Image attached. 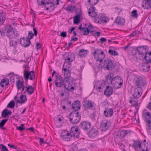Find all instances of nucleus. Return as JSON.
<instances>
[{"label": "nucleus", "instance_id": "1", "mask_svg": "<svg viewBox=\"0 0 151 151\" xmlns=\"http://www.w3.org/2000/svg\"><path fill=\"white\" fill-rule=\"evenodd\" d=\"M7 36L10 39H17L18 40L19 37L17 31L12 27L10 25L7 26L5 29Z\"/></svg>", "mask_w": 151, "mask_h": 151}, {"label": "nucleus", "instance_id": "2", "mask_svg": "<svg viewBox=\"0 0 151 151\" xmlns=\"http://www.w3.org/2000/svg\"><path fill=\"white\" fill-rule=\"evenodd\" d=\"M29 66L28 65L24 66L25 69L24 72V78L26 81V83L27 82L28 80L29 79L31 80H33L35 77V73L34 71H29Z\"/></svg>", "mask_w": 151, "mask_h": 151}, {"label": "nucleus", "instance_id": "3", "mask_svg": "<svg viewBox=\"0 0 151 151\" xmlns=\"http://www.w3.org/2000/svg\"><path fill=\"white\" fill-rule=\"evenodd\" d=\"M64 82H65L64 84V91L65 92L66 90L72 91L74 88V85L73 83V80L72 78H64Z\"/></svg>", "mask_w": 151, "mask_h": 151}, {"label": "nucleus", "instance_id": "4", "mask_svg": "<svg viewBox=\"0 0 151 151\" xmlns=\"http://www.w3.org/2000/svg\"><path fill=\"white\" fill-rule=\"evenodd\" d=\"M69 120L73 124H76L79 122L81 118V114L78 112L73 111L69 114Z\"/></svg>", "mask_w": 151, "mask_h": 151}, {"label": "nucleus", "instance_id": "5", "mask_svg": "<svg viewBox=\"0 0 151 151\" xmlns=\"http://www.w3.org/2000/svg\"><path fill=\"white\" fill-rule=\"evenodd\" d=\"M123 83V81L122 78L120 77L116 76L115 77L111 84L113 87L116 89H117L122 87Z\"/></svg>", "mask_w": 151, "mask_h": 151}, {"label": "nucleus", "instance_id": "6", "mask_svg": "<svg viewBox=\"0 0 151 151\" xmlns=\"http://www.w3.org/2000/svg\"><path fill=\"white\" fill-rule=\"evenodd\" d=\"M114 61L109 59H107L104 60L103 63L102 67L105 70H111L114 69L115 65L113 64Z\"/></svg>", "mask_w": 151, "mask_h": 151}, {"label": "nucleus", "instance_id": "7", "mask_svg": "<svg viewBox=\"0 0 151 151\" xmlns=\"http://www.w3.org/2000/svg\"><path fill=\"white\" fill-rule=\"evenodd\" d=\"M94 54V58L97 61H99L101 62L103 59L105 58V55L104 52L99 49L95 50L93 52Z\"/></svg>", "mask_w": 151, "mask_h": 151}, {"label": "nucleus", "instance_id": "8", "mask_svg": "<svg viewBox=\"0 0 151 151\" xmlns=\"http://www.w3.org/2000/svg\"><path fill=\"white\" fill-rule=\"evenodd\" d=\"M146 84V81L144 77L139 76L137 78L135 84V86L137 88H142L144 85Z\"/></svg>", "mask_w": 151, "mask_h": 151}, {"label": "nucleus", "instance_id": "9", "mask_svg": "<svg viewBox=\"0 0 151 151\" xmlns=\"http://www.w3.org/2000/svg\"><path fill=\"white\" fill-rule=\"evenodd\" d=\"M149 47L147 45L139 46L137 48V50L139 52V54L142 55V57L144 55H146L147 53Z\"/></svg>", "mask_w": 151, "mask_h": 151}, {"label": "nucleus", "instance_id": "10", "mask_svg": "<svg viewBox=\"0 0 151 151\" xmlns=\"http://www.w3.org/2000/svg\"><path fill=\"white\" fill-rule=\"evenodd\" d=\"M65 82L64 80L63 81L62 78L61 76L59 74H57L56 76V78L55 80V85L57 87H61L63 86H64ZM64 87H62L64 88Z\"/></svg>", "mask_w": 151, "mask_h": 151}, {"label": "nucleus", "instance_id": "11", "mask_svg": "<svg viewBox=\"0 0 151 151\" xmlns=\"http://www.w3.org/2000/svg\"><path fill=\"white\" fill-rule=\"evenodd\" d=\"M127 133V131L126 130H120L116 133L114 137L115 139H122L124 137Z\"/></svg>", "mask_w": 151, "mask_h": 151}, {"label": "nucleus", "instance_id": "12", "mask_svg": "<svg viewBox=\"0 0 151 151\" xmlns=\"http://www.w3.org/2000/svg\"><path fill=\"white\" fill-rule=\"evenodd\" d=\"M72 136L67 131L63 132L61 134V139L64 141H69L70 140Z\"/></svg>", "mask_w": 151, "mask_h": 151}, {"label": "nucleus", "instance_id": "13", "mask_svg": "<svg viewBox=\"0 0 151 151\" xmlns=\"http://www.w3.org/2000/svg\"><path fill=\"white\" fill-rule=\"evenodd\" d=\"M19 42L21 45L23 47H27L29 46L31 42L29 38L23 37L19 39Z\"/></svg>", "mask_w": 151, "mask_h": 151}, {"label": "nucleus", "instance_id": "14", "mask_svg": "<svg viewBox=\"0 0 151 151\" xmlns=\"http://www.w3.org/2000/svg\"><path fill=\"white\" fill-rule=\"evenodd\" d=\"M110 124V122L107 120H104L102 121L100 128L102 131H105L107 130Z\"/></svg>", "mask_w": 151, "mask_h": 151}, {"label": "nucleus", "instance_id": "15", "mask_svg": "<svg viewBox=\"0 0 151 151\" xmlns=\"http://www.w3.org/2000/svg\"><path fill=\"white\" fill-rule=\"evenodd\" d=\"M80 127L84 131H87L91 128V123L86 121H83L80 123Z\"/></svg>", "mask_w": 151, "mask_h": 151}, {"label": "nucleus", "instance_id": "16", "mask_svg": "<svg viewBox=\"0 0 151 151\" xmlns=\"http://www.w3.org/2000/svg\"><path fill=\"white\" fill-rule=\"evenodd\" d=\"M80 131L78 127L74 126L71 128L70 134L72 136L77 137L80 134Z\"/></svg>", "mask_w": 151, "mask_h": 151}, {"label": "nucleus", "instance_id": "17", "mask_svg": "<svg viewBox=\"0 0 151 151\" xmlns=\"http://www.w3.org/2000/svg\"><path fill=\"white\" fill-rule=\"evenodd\" d=\"M142 88L135 87L133 91L132 95L134 97L136 98H139L142 95Z\"/></svg>", "mask_w": 151, "mask_h": 151}, {"label": "nucleus", "instance_id": "18", "mask_svg": "<svg viewBox=\"0 0 151 151\" xmlns=\"http://www.w3.org/2000/svg\"><path fill=\"white\" fill-rule=\"evenodd\" d=\"M69 67H65V65L64 64L63 66V74L65 76V78H72L70 76V71L69 70Z\"/></svg>", "mask_w": 151, "mask_h": 151}, {"label": "nucleus", "instance_id": "19", "mask_svg": "<svg viewBox=\"0 0 151 151\" xmlns=\"http://www.w3.org/2000/svg\"><path fill=\"white\" fill-rule=\"evenodd\" d=\"M106 87V85L104 83L101 81L98 82L94 85L95 88L100 92L102 91Z\"/></svg>", "mask_w": 151, "mask_h": 151}, {"label": "nucleus", "instance_id": "20", "mask_svg": "<svg viewBox=\"0 0 151 151\" xmlns=\"http://www.w3.org/2000/svg\"><path fill=\"white\" fill-rule=\"evenodd\" d=\"M19 98L17 96H16L14 97V99L16 101L19 103L21 104L24 103L27 100L26 95L21 94L20 97V100H19Z\"/></svg>", "mask_w": 151, "mask_h": 151}, {"label": "nucleus", "instance_id": "21", "mask_svg": "<svg viewBox=\"0 0 151 151\" xmlns=\"http://www.w3.org/2000/svg\"><path fill=\"white\" fill-rule=\"evenodd\" d=\"M98 133V130L95 128L93 127L88 132V134L89 137L93 138L97 136Z\"/></svg>", "mask_w": 151, "mask_h": 151}, {"label": "nucleus", "instance_id": "22", "mask_svg": "<svg viewBox=\"0 0 151 151\" xmlns=\"http://www.w3.org/2000/svg\"><path fill=\"white\" fill-rule=\"evenodd\" d=\"M80 103V102L78 100L73 102L72 104V107L74 110V111H77L80 109L81 107Z\"/></svg>", "mask_w": 151, "mask_h": 151}, {"label": "nucleus", "instance_id": "23", "mask_svg": "<svg viewBox=\"0 0 151 151\" xmlns=\"http://www.w3.org/2000/svg\"><path fill=\"white\" fill-rule=\"evenodd\" d=\"M113 89L112 87L108 86H106L105 90L104 91V94L107 96H109L113 93Z\"/></svg>", "mask_w": 151, "mask_h": 151}, {"label": "nucleus", "instance_id": "24", "mask_svg": "<svg viewBox=\"0 0 151 151\" xmlns=\"http://www.w3.org/2000/svg\"><path fill=\"white\" fill-rule=\"evenodd\" d=\"M113 111L112 109L106 108L104 112V114L106 117H109L112 116Z\"/></svg>", "mask_w": 151, "mask_h": 151}, {"label": "nucleus", "instance_id": "25", "mask_svg": "<svg viewBox=\"0 0 151 151\" xmlns=\"http://www.w3.org/2000/svg\"><path fill=\"white\" fill-rule=\"evenodd\" d=\"M114 78L115 77L114 76V74L112 73H110L105 76L106 81L109 84L112 83Z\"/></svg>", "mask_w": 151, "mask_h": 151}, {"label": "nucleus", "instance_id": "26", "mask_svg": "<svg viewBox=\"0 0 151 151\" xmlns=\"http://www.w3.org/2000/svg\"><path fill=\"white\" fill-rule=\"evenodd\" d=\"M75 54L73 52H69L68 56L65 57V59L67 62H71L73 60L75 57Z\"/></svg>", "mask_w": 151, "mask_h": 151}, {"label": "nucleus", "instance_id": "27", "mask_svg": "<svg viewBox=\"0 0 151 151\" xmlns=\"http://www.w3.org/2000/svg\"><path fill=\"white\" fill-rule=\"evenodd\" d=\"M125 22L124 19L120 17H117L114 21L115 23L120 26L124 25Z\"/></svg>", "mask_w": 151, "mask_h": 151}, {"label": "nucleus", "instance_id": "28", "mask_svg": "<svg viewBox=\"0 0 151 151\" xmlns=\"http://www.w3.org/2000/svg\"><path fill=\"white\" fill-rule=\"evenodd\" d=\"M95 8L93 6L91 7L89 10L88 13L89 15L92 17H96L97 14L96 12H95Z\"/></svg>", "mask_w": 151, "mask_h": 151}, {"label": "nucleus", "instance_id": "29", "mask_svg": "<svg viewBox=\"0 0 151 151\" xmlns=\"http://www.w3.org/2000/svg\"><path fill=\"white\" fill-rule=\"evenodd\" d=\"M94 102L91 101H86L84 102L83 104V106L86 109H91L93 108V103Z\"/></svg>", "mask_w": 151, "mask_h": 151}, {"label": "nucleus", "instance_id": "30", "mask_svg": "<svg viewBox=\"0 0 151 151\" xmlns=\"http://www.w3.org/2000/svg\"><path fill=\"white\" fill-rule=\"evenodd\" d=\"M134 142L132 146V147L134 148L136 150L138 149V147H139L142 150V142H141V141H136L134 140Z\"/></svg>", "mask_w": 151, "mask_h": 151}, {"label": "nucleus", "instance_id": "31", "mask_svg": "<svg viewBox=\"0 0 151 151\" xmlns=\"http://www.w3.org/2000/svg\"><path fill=\"white\" fill-rule=\"evenodd\" d=\"M149 63H147L146 61V63H143L142 65V68L143 71L145 72L148 71L150 69V66L149 64Z\"/></svg>", "mask_w": 151, "mask_h": 151}, {"label": "nucleus", "instance_id": "32", "mask_svg": "<svg viewBox=\"0 0 151 151\" xmlns=\"http://www.w3.org/2000/svg\"><path fill=\"white\" fill-rule=\"evenodd\" d=\"M138 98H136L135 97H130L129 102L131 104H132V106L136 107L138 106L137 99Z\"/></svg>", "mask_w": 151, "mask_h": 151}, {"label": "nucleus", "instance_id": "33", "mask_svg": "<svg viewBox=\"0 0 151 151\" xmlns=\"http://www.w3.org/2000/svg\"><path fill=\"white\" fill-rule=\"evenodd\" d=\"M24 81H21L19 80L17 81L16 85L18 91L21 90L22 88L24 86Z\"/></svg>", "mask_w": 151, "mask_h": 151}, {"label": "nucleus", "instance_id": "34", "mask_svg": "<svg viewBox=\"0 0 151 151\" xmlns=\"http://www.w3.org/2000/svg\"><path fill=\"white\" fill-rule=\"evenodd\" d=\"M9 80L7 78L2 79L0 82V84L2 87H4L8 85L9 83Z\"/></svg>", "mask_w": 151, "mask_h": 151}, {"label": "nucleus", "instance_id": "35", "mask_svg": "<svg viewBox=\"0 0 151 151\" xmlns=\"http://www.w3.org/2000/svg\"><path fill=\"white\" fill-rule=\"evenodd\" d=\"M142 116L145 119V121L146 122L150 119L151 115L149 112L143 113L142 114Z\"/></svg>", "mask_w": 151, "mask_h": 151}, {"label": "nucleus", "instance_id": "36", "mask_svg": "<svg viewBox=\"0 0 151 151\" xmlns=\"http://www.w3.org/2000/svg\"><path fill=\"white\" fill-rule=\"evenodd\" d=\"M12 113L10 110H8V109H5L1 113V116L3 117L6 118Z\"/></svg>", "mask_w": 151, "mask_h": 151}, {"label": "nucleus", "instance_id": "37", "mask_svg": "<svg viewBox=\"0 0 151 151\" xmlns=\"http://www.w3.org/2000/svg\"><path fill=\"white\" fill-rule=\"evenodd\" d=\"M142 6L144 7L145 9H149L151 8V3L150 0L146 1L144 3H143Z\"/></svg>", "mask_w": 151, "mask_h": 151}, {"label": "nucleus", "instance_id": "38", "mask_svg": "<svg viewBox=\"0 0 151 151\" xmlns=\"http://www.w3.org/2000/svg\"><path fill=\"white\" fill-rule=\"evenodd\" d=\"M25 91L28 94L31 95L34 92V88L31 86H28L26 87Z\"/></svg>", "mask_w": 151, "mask_h": 151}, {"label": "nucleus", "instance_id": "39", "mask_svg": "<svg viewBox=\"0 0 151 151\" xmlns=\"http://www.w3.org/2000/svg\"><path fill=\"white\" fill-rule=\"evenodd\" d=\"M144 58L145 61L147 62V63H151V51L148 52L144 56Z\"/></svg>", "mask_w": 151, "mask_h": 151}, {"label": "nucleus", "instance_id": "40", "mask_svg": "<svg viewBox=\"0 0 151 151\" xmlns=\"http://www.w3.org/2000/svg\"><path fill=\"white\" fill-rule=\"evenodd\" d=\"M88 52V50H84L82 49L80 50L79 52V55L81 57H85L87 56Z\"/></svg>", "mask_w": 151, "mask_h": 151}, {"label": "nucleus", "instance_id": "41", "mask_svg": "<svg viewBox=\"0 0 151 151\" xmlns=\"http://www.w3.org/2000/svg\"><path fill=\"white\" fill-rule=\"evenodd\" d=\"M79 29H81L83 32V35H87L90 32V30H88L86 27H82V25L81 24L78 28Z\"/></svg>", "mask_w": 151, "mask_h": 151}, {"label": "nucleus", "instance_id": "42", "mask_svg": "<svg viewBox=\"0 0 151 151\" xmlns=\"http://www.w3.org/2000/svg\"><path fill=\"white\" fill-rule=\"evenodd\" d=\"M76 6L70 5L67 6L65 8L66 10L67 11L71 12H73L75 10L76 11Z\"/></svg>", "mask_w": 151, "mask_h": 151}, {"label": "nucleus", "instance_id": "43", "mask_svg": "<svg viewBox=\"0 0 151 151\" xmlns=\"http://www.w3.org/2000/svg\"><path fill=\"white\" fill-rule=\"evenodd\" d=\"M101 13L99 14L98 15L95 17L94 18V21L95 22L101 24Z\"/></svg>", "mask_w": 151, "mask_h": 151}, {"label": "nucleus", "instance_id": "44", "mask_svg": "<svg viewBox=\"0 0 151 151\" xmlns=\"http://www.w3.org/2000/svg\"><path fill=\"white\" fill-rule=\"evenodd\" d=\"M146 142V140L145 139H144L143 142L141 141V142H142V146H144V147H142V150L141 151H148L149 150V149H148V145L147 144L146 145L145 144V142Z\"/></svg>", "mask_w": 151, "mask_h": 151}, {"label": "nucleus", "instance_id": "45", "mask_svg": "<svg viewBox=\"0 0 151 151\" xmlns=\"http://www.w3.org/2000/svg\"><path fill=\"white\" fill-rule=\"evenodd\" d=\"M80 15L77 14L74 17L73 19V22L74 24H78L80 22Z\"/></svg>", "mask_w": 151, "mask_h": 151}, {"label": "nucleus", "instance_id": "46", "mask_svg": "<svg viewBox=\"0 0 151 151\" xmlns=\"http://www.w3.org/2000/svg\"><path fill=\"white\" fill-rule=\"evenodd\" d=\"M101 24L103 23H106L108 22L109 19L107 18L104 15H103L101 14Z\"/></svg>", "mask_w": 151, "mask_h": 151}, {"label": "nucleus", "instance_id": "47", "mask_svg": "<svg viewBox=\"0 0 151 151\" xmlns=\"http://www.w3.org/2000/svg\"><path fill=\"white\" fill-rule=\"evenodd\" d=\"M18 41V40H17V41L12 40H10L9 41L10 46L16 47L17 45V42Z\"/></svg>", "mask_w": 151, "mask_h": 151}, {"label": "nucleus", "instance_id": "48", "mask_svg": "<svg viewBox=\"0 0 151 151\" xmlns=\"http://www.w3.org/2000/svg\"><path fill=\"white\" fill-rule=\"evenodd\" d=\"M15 105V103L13 100L11 101L7 105V107L10 108H13Z\"/></svg>", "mask_w": 151, "mask_h": 151}, {"label": "nucleus", "instance_id": "49", "mask_svg": "<svg viewBox=\"0 0 151 151\" xmlns=\"http://www.w3.org/2000/svg\"><path fill=\"white\" fill-rule=\"evenodd\" d=\"M108 53L111 55L116 56L118 55V52L115 50H113L111 49H109L108 51Z\"/></svg>", "mask_w": 151, "mask_h": 151}, {"label": "nucleus", "instance_id": "50", "mask_svg": "<svg viewBox=\"0 0 151 151\" xmlns=\"http://www.w3.org/2000/svg\"><path fill=\"white\" fill-rule=\"evenodd\" d=\"M99 0H88V2L91 5H95L99 2Z\"/></svg>", "mask_w": 151, "mask_h": 151}, {"label": "nucleus", "instance_id": "51", "mask_svg": "<svg viewBox=\"0 0 151 151\" xmlns=\"http://www.w3.org/2000/svg\"><path fill=\"white\" fill-rule=\"evenodd\" d=\"M45 5H48L47 7H46V9L47 10L49 9V8H51L52 6L53 7L54 6L53 3L51 1L49 2H46Z\"/></svg>", "mask_w": 151, "mask_h": 151}, {"label": "nucleus", "instance_id": "52", "mask_svg": "<svg viewBox=\"0 0 151 151\" xmlns=\"http://www.w3.org/2000/svg\"><path fill=\"white\" fill-rule=\"evenodd\" d=\"M136 10H134L131 12V16L132 17L137 18L138 16V14Z\"/></svg>", "mask_w": 151, "mask_h": 151}, {"label": "nucleus", "instance_id": "53", "mask_svg": "<svg viewBox=\"0 0 151 151\" xmlns=\"http://www.w3.org/2000/svg\"><path fill=\"white\" fill-rule=\"evenodd\" d=\"M146 124L148 126V127L147 128V130L148 132H150L151 129V119L146 122Z\"/></svg>", "mask_w": 151, "mask_h": 151}, {"label": "nucleus", "instance_id": "54", "mask_svg": "<svg viewBox=\"0 0 151 151\" xmlns=\"http://www.w3.org/2000/svg\"><path fill=\"white\" fill-rule=\"evenodd\" d=\"M0 150L1 151H8L7 148L3 144L0 145Z\"/></svg>", "mask_w": 151, "mask_h": 151}, {"label": "nucleus", "instance_id": "55", "mask_svg": "<svg viewBox=\"0 0 151 151\" xmlns=\"http://www.w3.org/2000/svg\"><path fill=\"white\" fill-rule=\"evenodd\" d=\"M8 119H3L0 123V128L2 127H3L6 123L7 122Z\"/></svg>", "mask_w": 151, "mask_h": 151}, {"label": "nucleus", "instance_id": "56", "mask_svg": "<svg viewBox=\"0 0 151 151\" xmlns=\"http://www.w3.org/2000/svg\"><path fill=\"white\" fill-rule=\"evenodd\" d=\"M34 36L35 35L33 33L32 31H30L29 32L28 37L27 38H29L30 41V40L33 38Z\"/></svg>", "mask_w": 151, "mask_h": 151}, {"label": "nucleus", "instance_id": "57", "mask_svg": "<svg viewBox=\"0 0 151 151\" xmlns=\"http://www.w3.org/2000/svg\"><path fill=\"white\" fill-rule=\"evenodd\" d=\"M24 124H22L21 126H19L18 127H17V129L19 130L21 132H22L23 130L25 129V128L23 127Z\"/></svg>", "mask_w": 151, "mask_h": 151}, {"label": "nucleus", "instance_id": "58", "mask_svg": "<svg viewBox=\"0 0 151 151\" xmlns=\"http://www.w3.org/2000/svg\"><path fill=\"white\" fill-rule=\"evenodd\" d=\"M139 33V32L137 31H135L129 35V37H131L136 35Z\"/></svg>", "mask_w": 151, "mask_h": 151}, {"label": "nucleus", "instance_id": "59", "mask_svg": "<svg viewBox=\"0 0 151 151\" xmlns=\"http://www.w3.org/2000/svg\"><path fill=\"white\" fill-rule=\"evenodd\" d=\"M26 88V87L25 86L23 87V88H22V91L21 92V94L24 95L26 93V91L25 90H24L25 88Z\"/></svg>", "mask_w": 151, "mask_h": 151}, {"label": "nucleus", "instance_id": "60", "mask_svg": "<svg viewBox=\"0 0 151 151\" xmlns=\"http://www.w3.org/2000/svg\"><path fill=\"white\" fill-rule=\"evenodd\" d=\"M67 33L65 32H62L60 33V36L63 37H66Z\"/></svg>", "mask_w": 151, "mask_h": 151}, {"label": "nucleus", "instance_id": "61", "mask_svg": "<svg viewBox=\"0 0 151 151\" xmlns=\"http://www.w3.org/2000/svg\"><path fill=\"white\" fill-rule=\"evenodd\" d=\"M4 19L2 15L0 16V25L2 24L4 22Z\"/></svg>", "mask_w": 151, "mask_h": 151}, {"label": "nucleus", "instance_id": "62", "mask_svg": "<svg viewBox=\"0 0 151 151\" xmlns=\"http://www.w3.org/2000/svg\"><path fill=\"white\" fill-rule=\"evenodd\" d=\"M5 33L4 31L2 29H0V37L4 35Z\"/></svg>", "mask_w": 151, "mask_h": 151}, {"label": "nucleus", "instance_id": "63", "mask_svg": "<svg viewBox=\"0 0 151 151\" xmlns=\"http://www.w3.org/2000/svg\"><path fill=\"white\" fill-rule=\"evenodd\" d=\"M87 29L90 31H92V30L93 29V27L91 24H89L88 26V27Z\"/></svg>", "mask_w": 151, "mask_h": 151}, {"label": "nucleus", "instance_id": "64", "mask_svg": "<svg viewBox=\"0 0 151 151\" xmlns=\"http://www.w3.org/2000/svg\"><path fill=\"white\" fill-rule=\"evenodd\" d=\"M36 48L37 50L40 49L41 47L40 43H36Z\"/></svg>", "mask_w": 151, "mask_h": 151}]
</instances>
